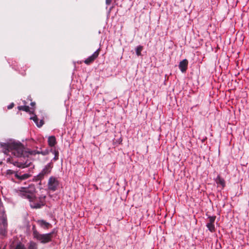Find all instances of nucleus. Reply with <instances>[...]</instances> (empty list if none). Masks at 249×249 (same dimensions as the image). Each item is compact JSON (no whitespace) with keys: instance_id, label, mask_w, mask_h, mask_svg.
Instances as JSON below:
<instances>
[{"instance_id":"obj_1","label":"nucleus","mask_w":249,"mask_h":249,"mask_svg":"<svg viewBox=\"0 0 249 249\" xmlns=\"http://www.w3.org/2000/svg\"><path fill=\"white\" fill-rule=\"evenodd\" d=\"M18 195L21 197L28 199L32 208L38 209L45 204V196L36 197L35 196V188L34 186L28 187H21L18 191Z\"/></svg>"},{"instance_id":"obj_2","label":"nucleus","mask_w":249,"mask_h":249,"mask_svg":"<svg viewBox=\"0 0 249 249\" xmlns=\"http://www.w3.org/2000/svg\"><path fill=\"white\" fill-rule=\"evenodd\" d=\"M9 152L17 157H28L29 154L22 144L17 142L10 143L6 145L5 153L8 154Z\"/></svg>"},{"instance_id":"obj_3","label":"nucleus","mask_w":249,"mask_h":249,"mask_svg":"<svg viewBox=\"0 0 249 249\" xmlns=\"http://www.w3.org/2000/svg\"><path fill=\"white\" fill-rule=\"evenodd\" d=\"M53 232L49 233L40 234L33 227V235L34 238L40 241L41 243L45 244L52 241Z\"/></svg>"},{"instance_id":"obj_4","label":"nucleus","mask_w":249,"mask_h":249,"mask_svg":"<svg viewBox=\"0 0 249 249\" xmlns=\"http://www.w3.org/2000/svg\"><path fill=\"white\" fill-rule=\"evenodd\" d=\"M7 227L6 216L3 211L0 212V233L1 234L5 235Z\"/></svg>"},{"instance_id":"obj_5","label":"nucleus","mask_w":249,"mask_h":249,"mask_svg":"<svg viewBox=\"0 0 249 249\" xmlns=\"http://www.w3.org/2000/svg\"><path fill=\"white\" fill-rule=\"evenodd\" d=\"M216 216H212L208 217V221L206 224V227L208 228L209 230L211 232H213L215 231V226H214V222L215 220Z\"/></svg>"},{"instance_id":"obj_6","label":"nucleus","mask_w":249,"mask_h":249,"mask_svg":"<svg viewBox=\"0 0 249 249\" xmlns=\"http://www.w3.org/2000/svg\"><path fill=\"white\" fill-rule=\"evenodd\" d=\"M59 185V182L58 180L53 177H51L50 178L49 182H48V187L49 189L52 191H55Z\"/></svg>"},{"instance_id":"obj_7","label":"nucleus","mask_w":249,"mask_h":249,"mask_svg":"<svg viewBox=\"0 0 249 249\" xmlns=\"http://www.w3.org/2000/svg\"><path fill=\"white\" fill-rule=\"evenodd\" d=\"M100 50H97L91 56L85 59L84 62L87 65H90L92 63L94 60L98 57L99 54Z\"/></svg>"},{"instance_id":"obj_8","label":"nucleus","mask_w":249,"mask_h":249,"mask_svg":"<svg viewBox=\"0 0 249 249\" xmlns=\"http://www.w3.org/2000/svg\"><path fill=\"white\" fill-rule=\"evenodd\" d=\"M36 222L41 228L44 229H48L52 227L50 223L44 220H38L36 221Z\"/></svg>"},{"instance_id":"obj_9","label":"nucleus","mask_w":249,"mask_h":249,"mask_svg":"<svg viewBox=\"0 0 249 249\" xmlns=\"http://www.w3.org/2000/svg\"><path fill=\"white\" fill-rule=\"evenodd\" d=\"M52 168V165L50 163L46 165L45 167L44 168V169L42 171L41 173L39 175V176H43L44 175H47L49 174L51 171V169Z\"/></svg>"},{"instance_id":"obj_10","label":"nucleus","mask_w":249,"mask_h":249,"mask_svg":"<svg viewBox=\"0 0 249 249\" xmlns=\"http://www.w3.org/2000/svg\"><path fill=\"white\" fill-rule=\"evenodd\" d=\"M30 119L31 120H33L36 123V125L39 127H40L41 126H42L43 125V124H44L43 120H40L39 121V120L36 115H35V116H34L33 117H31Z\"/></svg>"},{"instance_id":"obj_11","label":"nucleus","mask_w":249,"mask_h":249,"mask_svg":"<svg viewBox=\"0 0 249 249\" xmlns=\"http://www.w3.org/2000/svg\"><path fill=\"white\" fill-rule=\"evenodd\" d=\"M179 68L182 72L186 71L187 69V60L184 59L180 62Z\"/></svg>"},{"instance_id":"obj_12","label":"nucleus","mask_w":249,"mask_h":249,"mask_svg":"<svg viewBox=\"0 0 249 249\" xmlns=\"http://www.w3.org/2000/svg\"><path fill=\"white\" fill-rule=\"evenodd\" d=\"M48 144L49 146L53 147L56 144V139L54 136H51L48 138Z\"/></svg>"},{"instance_id":"obj_13","label":"nucleus","mask_w":249,"mask_h":249,"mask_svg":"<svg viewBox=\"0 0 249 249\" xmlns=\"http://www.w3.org/2000/svg\"><path fill=\"white\" fill-rule=\"evenodd\" d=\"M30 175L28 174H24L21 176H19L18 175L17 173H16L15 174V177L18 178V179H27L28 178H29L30 177Z\"/></svg>"},{"instance_id":"obj_14","label":"nucleus","mask_w":249,"mask_h":249,"mask_svg":"<svg viewBox=\"0 0 249 249\" xmlns=\"http://www.w3.org/2000/svg\"><path fill=\"white\" fill-rule=\"evenodd\" d=\"M217 184L221 185L222 187H224L225 184L224 180L221 178L219 176H218L216 179Z\"/></svg>"},{"instance_id":"obj_15","label":"nucleus","mask_w":249,"mask_h":249,"mask_svg":"<svg viewBox=\"0 0 249 249\" xmlns=\"http://www.w3.org/2000/svg\"><path fill=\"white\" fill-rule=\"evenodd\" d=\"M143 50V47L142 46H139L136 48V52L137 56L141 55V52Z\"/></svg>"},{"instance_id":"obj_16","label":"nucleus","mask_w":249,"mask_h":249,"mask_svg":"<svg viewBox=\"0 0 249 249\" xmlns=\"http://www.w3.org/2000/svg\"><path fill=\"white\" fill-rule=\"evenodd\" d=\"M28 249H37V244L34 242H31L29 243Z\"/></svg>"},{"instance_id":"obj_17","label":"nucleus","mask_w":249,"mask_h":249,"mask_svg":"<svg viewBox=\"0 0 249 249\" xmlns=\"http://www.w3.org/2000/svg\"><path fill=\"white\" fill-rule=\"evenodd\" d=\"M19 110H23L26 112H29V107L27 106H19L18 107Z\"/></svg>"},{"instance_id":"obj_18","label":"nucleus","mask_w":249,"mask_h":249,"mask_svg":"<svg viewBox=\"0 0 249 249\" xmlns=\"http://www.w3.org/2000/svg\"><path fill=\"white\" fill-rule=\"evenodd\" d=\"M13 164L18 167L24 168L26 167H27V165H25V163H19L18 162H15L14 163H13Z\"/></svg>"},{"instance_id":"obj_19","label":"nucleus","mask_w":249,"mask_h":249,"mask_svg":"<svg viewBox=\"0 0 249 249\" xmlns=\"http://www.w3.org/2000/svg\"><path fill=\"white\" fill-rule=\"evenodd\" d=\"M53 154H54V160H57L58 159V155H59V152L57 150H54L53 151Z\"/></svg>"},{"instance_id":"obj_20","label":"nucleus","mask_w":249,"mask_h":249,"mask_svg":"<svg viewBox=\"0 0 249 249\" xmlns=\"http://www.w3.org/2000/svg\"><path fill=\"white\" fill-rule=\"evenodd\" d=\"M15 249H26L24 246L21 244H18L15 248Z\"/></svg>"},{"instance_id":"obj_21","label":"nucleus","mask_w":249,"mask_h":249,"mask_svg":"<svg viewBox=\"0 0 249 249\" xmlns=\"http://www.w3.org/2000/svg\"><path fill=\"white\" fill-rule=\"evenodd\" d=\"M14 173L15 172L14 171L10 170V169L7 170L6 171V174H7V175H12V174H14Z\"/></svg>"},{"instance_id":"obj_22","label":"nucleus","mask_w":249,"mask_h":249,"mask_svg":"<svg viewBox=\"0 0 249 249\" xmlns=\"http://www.w3.org/2000/svg\"><path fill=\"white\" fill-rule=\"evenodd\" d=\"M14 106V103H12V104H11L10 105H9V106H8V107H8V109H10L12 108Z\"/></svg>"},{"instance_id":"obj_23","label":"nucleus","mask_w":249,"mask_h":249,"mask_svg":"<svg viewBox=\"0 0 249 249\" xmlns=\"http://www.w3.org/2000/svg\"><path fill=\"white\" fill-rule=\"evenodd\" d=\"M31 105L33 107H34L35 105V103L32 102L31 103Z\"/></svg>"}]
</instances>
